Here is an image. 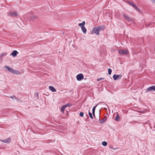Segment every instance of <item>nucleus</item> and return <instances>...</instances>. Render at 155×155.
<instances>
[{
	"label": "nucleus",
	"instance_id": "nucleus-1",
	"mask_svg": "<svg viewBox=\"0 0 155 155\" xmlns=\"http://www.w3.org/2000/svg\"><path fill=\"white\" fill-rule=\"evenodd\" d=\"M4 68L13 74H18L20 73L18 71L14 70L7 66H5L4 67Z\"/></svg>",
	"mask_w": 155,
	"mask_h": 155
},
{
	"label": "nucleus",
	"instance_id": "nucleus-2",
	"mask_svg": "<svg viewBox=\"0 0 155 155\" xmlns=\"http://www.w3.org/2000/svg\"><path fill=\"white\" fill-rule=\"evenodd\" d=\"M8 16L13 17L17 16L18 14L16 12H9L8 13Z\"/></svg>",
	"mask_w": 155,
	"mask_h": 155
},
{
	"label": "nucleus",
	"instance_id": "nucleus-3",
	"mask_svg": "<svg viewBox=\"0 0 155 155\" xmlns=\"http://www.w3.org/2000/svg\"><path fill=\"white\" fill-rule=\"evenodd\" d=\"M99 30L98 28L97 27H94L92 30V34L95 33L96 35H99Z\"/></svg>",
	"mask_w": 155,
	"mask_h": 155
},
{
	"label": "nucleus",
	"instance_id": "nucleus-4",
	"mask_svg": "<svg viewBox=\"0 0 155 155\" xmlns=\"http://www.w3.org/2000/svg\"><path fill=\"white\" fill-rule=\"evenodd\" d=\"M84 76L82 74L80 73L78 74L76 76L77 80L78 81H80L84 78Z\"/></svg>",
	"mask_w": 155,
	"mask_h": 155
},
{
	"label": "nucleus",
	"instance_id": "nucleus-5",
	"mask_svg": "<svg viewBox=\"0 0 155 155\" xmlns=\"http://www.w3.org/2000/svg\"><path fill=\"white\" fill-rule=\"evenodd\" d=\"M122 77V75L121 74L117 75L116 74H114L113 75V77L114 80H117L118 79H120Z\"/></svg>",
	"mask_w": 155,
	"mask_h": 155
},
{
	"label": "nucleus",
	"instance_id": "nucleus-6",
	"mask_svg": "<svg viewBox=\"0 0 155 155\" xmlns=\"http://www.w3.org/2000/svg\"><path fill=\"white\" fill-rule=\"evenodd\" d=\"M152 90L154 91H155V85L154 86H152L148 88L146 90V93H147L148 91H150Z\"/></svg>",
	"mask_w": 155,
	"mask_h": 155
},
{
	"label": "nucleus",
	"instance_id": "nucleus-7",
	"mask_svg": "<svg viewBox=\"0 0 155 155\" xmlns=\"http://www.w3.org/2000/svg\"><path fill=\"white\" fill-rule=\"evenodd\" d=\"M128 4H129L130 5L132 6L133 7H134L135 9L137 10L138 11H140V9L139 8H138L137 6L135 5L133 3L131 2L130 1H128Z\"/></svg>",
	"mask_w": 155,
	"mask_h": 155
},
{
	"label": "nucleus",
	"instance_id": "nucleus-8",
	"mask_svg": "<svg viewBox=\"0 0 155 155\" xmlns=\"http://www.w3.org/2000/svg\"><path fill=\"white\" fill-rule=\"evenodd\" d=\"M0 141L4 143H10L11 139L10 138H8L4 140H0Z\"/></svg>",
	"mask_w": 155,
	"mask_h": 155
},
{
	"label": "nucleus",
	"instance_id": "nucleus-9",
	"mask_svg": "<svg viewBox=\"0 0 155 155\" xmlns=\"http://www.w3.org/2000/svg\"><path fill=\"white\" fill-rule=\"evenodd\" d=\"M123 16L125 18H126L128 20L130 21H133V19L132 18H131L130 17L127 16V15L125 14H124L123 15Z\"/></svg>",
	"mask_w": 155,
	"mask_h": 155
},
{
	"label": "nucleus",
	"instance_id": "nucleus-10",
	"mask_svg": "<svg viewBox=\"0 0 155 155\" xmlns=\"http://www.w3.org/2000/svg\"><path fill=\"white\" fill-rule=\"evenodd\" d=\"M118 52L120 54H126L127 53V51L125 50H120Z\"/></svg>",
	"mask_w": 155,
	"mask_h": 155
},
{
	"label": "nucleus",
	"instance_id": "nucleus-11",
	"mask_svg": "<svg viewBox=\"0 0 155 155\" xmlns=\"http://www.w3.org/2000/svg\"><path fill=\"white\" fill-rule=\"evenodd\" d=\"M18 54V52L16 50L13 51L10 55H12L13 57H15Z\"/></svg>",
	"mask_w": 155,
	"mask_h": 155
},
{
	"label": "nucleus",
	"instance_id": "nucleus-12",
	"mask_svg": "<svg viewBox=\"0 0 155 155\" xmlns=\"http://www.w3.org/2000/svg\"><path fill=\"white\" fill-rule=\"evenodd\" d=\"M85 24V21H84L82 22L81 23H79L78 24V25L79 26H80L81 28H82L84 27V25Z\"/></svg>",
	"mask_w": 155,
	"mask_h": 155
},
{
	"label": "nucleus",
	"instance_id": "nucleus-13",
	"mask_svg": "<svg viewBox=\"0 0 155 155\" xmlns=\"http://www.w3.org/2000/svg\"><path fill=\"white\" fill-rule=\"evenodd\" d=\"M49 89L52 92H56V89L52 86H49Z\"/></svg>",
	"mask_w": 155,
	"mask_h": 155
},
{
	"label": "nucleus",
	"instance_id": "nucleus-14",
	"mask_svg": "<svg viewBox=\"0 0 155 155\" xmlns=\"http://www.w3.org/2000/svg\"><path fill=\"white\" fill-rule=\"evenodd\" d=\"M107 119L106 117H104V118L102 120H100V122L101 124H103L104 122H105Z\"/></svg>",
	"mask_w": 155,
	"mask_h": 155
},
{
	"label": "nucleus",
	"instance_id": "nucleus-15",
	"mask_svg": "<svg viewBox=\"0 0 155 155\" xmlns=\"http://www.w3.org/2000/svg\"><path fill=\"white\" fill-rule=\"evenodd\" d=\"M97 106V105H96L95 106H94L93 108L92 109V114L93 115V116L94 117H95V108Z\"/></svg>",
	"mask_w": 155,
	"mask_h": 155
},
{
	"label": "nucleus",
	"instance_id": "nucleus-16",
	"mask_svg": "<svg viewBox=\"0 0 155 155\" xmlns=\"http://www.w3.org/2000/svg\"><path fill=\"white\" fill-rule=\"evenodd\" d=\"M97 27L98 28L99 31L101 30H103L104 28V26L103 25H100Z\"/></svg>",
	"mask_w": 155,
	"mask_h": 155
},
{
	"label": "nucleus",
	"instance_id": "nucleus-17",
	"mask_svg": "<svg viewBox=\"0 0 155 155\" xmlns=\"http://www.w3.org/2000/svg\"><path fill=\"white\" fill-rule=\"evenodd\" d=\"M81 30L82 31L83 33L84 34H86L87 32V29L85 28V27H84V28H81Z\"/></svg>",
	"mask_w": 155,
	"mask_h": 155
},
{
	"label": "nucleus",
	"instance_id": "nucleus-18",
	"mask_svg": "<svg viewBox=\"0 0 155 155\" xmlns=\"http://www.w3.org/2000/svg\"><path fill=\"white\" fill-rule=\"evenodd\" d=\"M120 117L118 114H117L116 116V117L115 118V120L116 121H118V120L119 119Z\"/></svg>",
	"mask_w": 155,
	"mask_h": 155
},
{
	"label": "nucleus",
	"instance_id": "nucleus-19",
	"mask_svg": "<svg viewBox=\"0 0 155 155\" xmlns=\"http://www.w3.org/2000/svg\"><path fill=\"white\" fill-rule=\"evenodd\" d=\"M65 108V107L64 106H63L61 108V111L62 112H64Z\"/></svg>",
	"mask_w": 155,
	"mask_h": 155
},
{
	"label": "nucleus",
	"instance_id": "nucleus-20",
	"mask_svg": "<svg viewBox=\"0 0 155 155\" xmlns=\"http://www.w3.org/2000/svg\"><path fill=\"white\" fill-rule=\"evenodd\" d=\"M102 144L104 146H106L107 144V143L106 141H103L102 143Z\"/></svg>",
	"mask_w": 155,
	"mask_h": 155
},
{
	"label": "nucleus",
	"instance_id": "nucleus-21",
	"mask_svg": "<svg viewBox=\"0 0 155 155\" xmlns=\"http://www.w3.org/2000/svg\"><path fill=\"white\" fill-rule=\"evenodd\" d=\"M112 72V70L110 68L108 69V73L109 75L111 74Z\"/></svg>",
	"mask_w": 155,
	"mask_h": 155
},
{
	"label": "nucleus",
	"instance_id": "nucleus-22",
	"mask_svg": "<svg viewBox=\"0 0 155 155\" xmlns=\"http://www.w3.org/2000/svg\"><path fill=\"white\" fill-rule=\"evenodd\" d=\"M71 104H67L64 106L65 107H66L70 106H71Z\"/></svg>",
	"mask_w": 155,
	"mask_h": 155
},
{
	"label": "nucleus",
	"instance_id": "nucleus-23",
	"mask_svg": "<svg viewBox=\"0 0 155 155\" xmlns=\"http://www.w3.org/2000/svg\"><path fill=\"white\" fill-rule=\"evenodd\" d=\"M89 115L90 117H91V118L92 119H93V117L92 116V114L91 113H90V112H89Z\"/></svg>",
	"mask_w": 155,
	"mask_h": 155
},
{
	"label": "nucleus",
	"instance_id": "nucleus-24",
	"mask_svg": "<svg viewBox=\"0 0 155 155\" xmlns=\"http://www.w3.org/2000/svg\"><path fill=\"white\" fill-rule=\"evenodd\" d=\"M104 78H99L97 79V81H99L101 80H104Z\"/></svg>",
	"mask_w": 155,
	"mask_h": 155
},
{
	"label": "nucleus",
	"instance_id": "nucleus-25",
	"mask_svg": "<svg viewBox=\"0 0 155 155\" xmlns=\"http://www.w3.org/2000/svg\"><path fill=\"white\" fill-rule=\"evenodd\" d=\"M37 18V17L35 16H32L31 18V19L32 20H34V19Z\"/></svg>",
	"mask_w": 155,
	"mask_h": 155
},
{
	"label": "nucleus",
	"instance_id": "nucleus-26",
	"mask_svg": "<svg viewBox=\"0 0 155 155\" xmlns=\"http://www.w3.org/2000/svg\"><path fill=\"white\" fill-rule=\"evenodd\" d=\"M79 115L80 116L82 117L84 116V113L82 112H80Z\"/></svg>",
	"mask_w": 155,
	"mask_h": 155
},
{
	"label": "nucleus",
	"instance_id": "nucleus-27",
	"mask_svg": "<svg viewBox=\"0 0 155 155\" xmlns=\"http://www.w3.org/2000/svg\"><path fill=\"white\" fill-rule=\"evenodd\" d=\"M10 97L12 99H14V98H15V99L16 98V97H15V96H14L13 97Z\"/></svg>",
	"mask_w": 155,
	"mask_h": 155
},
{
	"label": "nucleus",
	"instance_id": "nucleus-28",
	"mask_svg": "<svg viewBox=\"0 0 155 155\" xmlns=\"http://www.w3.org/2000/svg\"><path fill=\"white\" fill-rule=\"evenodd\" d=\"M4 55V56H6V53H5V54H2L1 55V56H2V55Z\"/></svg>",
	"mask_w": 155,
	"mask_h": 155
},
{
	"label": "nucleus",
	"instance_id": "nucleus-29",
	"mask_svg": "<svg viewBox=\"0 0 155 155\" xmlns=\"http://www.w3.org/2000/svg\"><path fill=\"white\" fill-rule=\"evenodd\" d=\"M35 94H36L37 96H38V93H36Z\"/></svg>",
	"mask_w": 155,
	"mask_h": 155
},
{
	"label": "nucleus",
	"instance_id": "nucleus-30",
	"mask_svg": "<svg viewBox=\"0 0 155 155\" xmlns=\"http://www.w3.org/2000/svg\"><path fill=\"white\" fill-rule=\"evenodd\" d=\"M155 2V0H154V1H153V2Z\"/></svg>",
	"mask_w": 155,
	"mask_h": 155
}]
</instances>
